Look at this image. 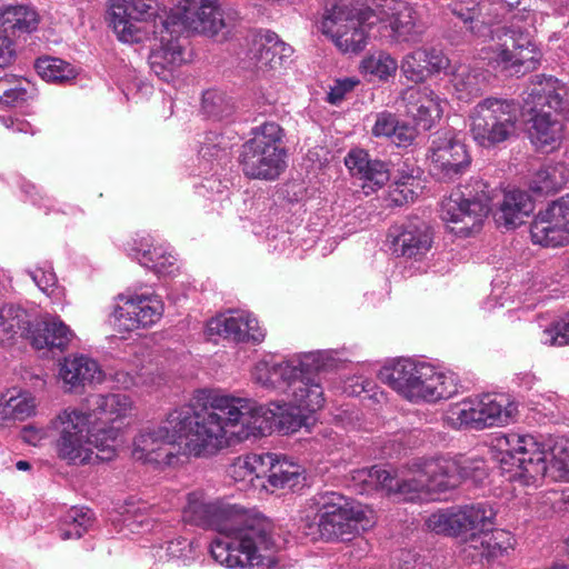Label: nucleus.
<instances>
[{
  "label": "nucleus",
  "mask_w": 569,
  "mask_h": 569,
  "mask_svg": "<svg viewBox=\"0 0 569 569\" xmlns=\"http://www.w3.org/2000/svg\"><path fill=\"white\" fill-rule=\"evenodd\" d=\"M425 523L428 530L435 533L452 537L460 536L457 508L438 510L428 516Z\"/></svg>",
  "instance_id": "49"
},
{
  "label": "nucleus",
  "mask_w": 569,
  "mask_h": 569,
  "mask_svg": "<svg viewBox=\"0 0 569 569\" xmlns=\"http://www.w3.org/2000/svg\"><path fill=\"white\" fill-rule=\"evenodd\" d=\"M475 397L477 430L505 427L516 421L518 403L508 395L482 393Z\"/></svg>",
  "instance_id": "27"
},
{
  "label": "nucleus",
  "mask_w": 569,
  "mask_h": 569,
  "mask_svg": "<svg viewBox=\"0 0 569 569\" xmlns=\"http://www.w3.org/2000/svg\"><path fill=\"white\" fill-rule=\"evenodd\" d=\"M56 432L54 450L57 457L68 465L81 466L96 458L111 460L117 452L120 427L94 429L90 425V416L82 408H66L50 421Z\"/></svg>",
  "instance_id": "6"
},
{
  "label": "nucleus",
  "mask_w": 569,
  "mask_h": 569,
  "mask_svg": "<svg viewBox=\"0 0 569 569\" xmlns=\"http://www.w3.org/2000/svg\"><path fill=\"white\" fill-rule=\"evenodd\" d=\"M352 480L360 486V493L369 495L373 491H383L403 499V493L400 491L402 478H397L380 467L375 466L356 470Z\"/></svg>",
  "instance_id": "35"
},
{
  "label": "nucleus",
  "mask_w": 569,
  "mask_h": 569,
  "mask_svg": "<svg viewBox=\"0 0 569 569\" xmlns=\"http://www.w3.org/2000/svg\"><path fill=\"white\" fill-rule=\"evenodd\" d=\"M443 423L455 430H477V409L475 397H467L448 405L442 413Z\"/></svg>",
  "instance_id": "44"
},
{
  "label": "nucleus",
  "mask_w": 569,
  "mask_h": 569,
  "mask_svg": "<svg viewBox=\"0 0 569 569\" xmlns=\"http://www.w3.org/2000/svg\"><path fill=\"white\" fill-rule=\"evenodd\" d=\"M469 476L463 461L448 455L413 459L402 478L403 500L413 501L421 493L446 492L457 488Z\"/></svg>",
  "instance_id": "10"
},
{
  "label": "nucleus",
  "mask_w": 569,
  "mask_h": 569,
  "mask_svg": "<svg viewBox=\"0 0 569 569\" xmlns=\"http://www.w3.org/2000/svg\"><path fill=\"white\" fill-rule=\"evenodd\" d=\"M36 411V399L30 391L10 388L0 393V419L24 420Z\"/></svg>",
  "instance_id": "40"
},
{
  "label": "nucleus",
  "mask_w": 569,
  "mask_h": 569,
  "mask_svg": "<svg viewBox=\"0 0 569 569\" xmlns=\"http://www.w3.org/2000/svg\"><path fill=\"white\" fill-rule=\"evenodd\" d=\"M345 392L352 396L366 395L367 397L375 399L377 402L386 399L385 393L382 391H378L372 381L362 377L351 379L345 387Z\"/></svg>",
  "instance_id": "56"
},
{
  "label": "nucleus",
  "mask_w": 569,
  "mask_h": 569,
  "mask_svg": "<svg viewBox=\"0 0 569 569\" xmlns=\"http://www.w3.org/2000/svg\"><path fill=\"white\" fill-rule=\"evenodd\" d=\"M28 339L37 350H50L63 352L68 350L77 338L76 332L59 316L46 312L30 327L28 326Z\"/></svg>",
  "instance_id": "24"
},
{
  "label": "nucleus",
  "mask_w": 569,
  "mask_h": 569,
  "mask_svg": "<svg viewBox=\"0 0 569 569\" xmlns=\"http://www.w3.org/2000/svg\"><path fill=\"white\" fill-rule=\"evenodd\" d=\"M333 360L331 350L292 355L284 359L259 360L251 372L254 383L280 391L289 402L267 406L223 391L210 392L199 411L182 406L159 425L143 427L133 440L136 460L157 468L176 467L183 458H203L250 438L278 430L293 433L306 425L307 415L320 410L326 397L320 371Z\"/></svg>",
  "instance_id": "1"
},
{
  "label": "nucleus",
  "mask_w": 569,
  "mask_h": 569,
  "mask_svg": "<svg viewBox=\"0 0 569 569\" xmlns=\"http://www.w3.org/2000/svg\"><path fill=\"white\" fill-rule=\"evenodd\" d=\"M566 96V86L552 76L538 74L531 80L523 97V108L532 114L529 138L536 148L553 150L560 144L563 126L545 108L562 111Z\"/></svg>",
  "instance_id": "8"
},
{
  "label": "nucleus",
  "mask_w": 569,
  "mask_h": 569,
  "mask_svg": "<svg viewBox=\"0 0 569 569\" xmlns=\"http://www.w3.org/2000/svg\"><path fill=\"white\" fill-rule=\"evenodd\" d=\"M223 27L219 0H179L170 9V14L157 19V33L151 32L146 39L154 38L160 42L149 54L150 69L162 81H172L177 70L187 61L179 36L183 31L213 36Z\"/></svg>",
  "instance_id": "3"
},
{
  "label": "nucleus",
  "mask_w": 569,
  "mask_h": 569,
  "mask_svg": "<svg viewBox=\"0 0 569 569\" xmlns=\"http://www.w3.org/2000/svg\"><path fill=\"white\" fill-rule=\"evenodd\" d=\"M111 521L118 532L128 531L133 535L152 532L158 539H167L171 535L162 522L149 517L144 512V508L136 506L131 501L122 506Z\"/></svg>",
  "instance_id": "31"
},
{
  "label": "nucleus",
  "mask_w": 569,
  "mask_h": 569,
  "mask_svg": "<svg viewBox=\"0 0 569 569\" xmlns=\"http://www.w3.org/2000/svg\"><path fill=\"white\" fill-rule=\"evenodd\" d=\"M209 339L223 338L236 343H260L266 337V330L251 313L243 310H228L212 317L206 326Z\"/></svg>",
  "instance_id": "21"
},
{
  "label": "nucleus",
  "mask_w": 569,
  "mask_h": 569,
  "mask_svg": "<svg viewBox=\"0 0 569 569\" xmlns=\"http://www.w3.org/2000/svg\"><path fill=\"white\" fill-rule=\"evenodd\" d=\"M539 340L542 345L549 347L569 345V321L551 322L541 330Z\"/></svg>",
  "instance_id": "52"
},
{
  "label": "nucleus",
  "mask_w": 569,
  "mask_h": 569,
  "mask_svg": "<svg viewBox=\"0 0 569 569\" xmlns=\"http://www.w3.org/2000/svg\"><path fill=\"white\" fill-rule=\"evenodd\" d=\"M450 76L452 94L463 102L481 96L487 86L486 72L478 67L459 64L450 71Z\"/></svg>",
  "instance_id": "34"
},
{
  "label": "nucleus",
  "mask_w": 569,
  "mask_h": 569,
  "mask_svg": "<svg viewBox=\"0 0 569 569\" xmlns=\"http://www.w3.org/2000/svg\"><path fill=\"white\" fill-rule=\"evenodd\" d=\"M430 171L439 180L453 181L463 176L471 166L467 146L450 130L433 134L428 149Z\"/></svg>",
  "instance_id": "17"
},
{
  "label": "nucleus",
  "mask_w": 569,
  "mask_h": 569,
  "mask_svg": "<svg viewBox=\"0 0 569 569\" xmlns=\"http://www.w3.org/2000/svg\"><path fill=\"white\" fill-rule=\"evenodd\" d=\"M317 511V533L326 542L349 540L357 529L353 510L347 499L333 491L317 493L310 499Z\"/></svg>",
  "instance_id": "16"
},
{
  "label": "nucleus",
  "mask_w": 569,
  "mask_h": 569,
  "mask_svg": "<svg viewBox=\"0 0 569 569\" xmlns=\"http://www.w3.org/2000/svg\"><path fill=\"white\" fill-rule=\"evenodd\" d=\"M243 68L264 76L281 68L292 56L293 49L270 31H259L248 38Z\"/></svg>",
  "instance_id": "20"
},
{
  "label": "nucleus",
  "mask_w": 569,
  "mask_h": 569,
  "mask_svg": "<svg viewBox=\"0 0 569 569\" xmlns=\"http://www.w3.org/2000/svg\"><path fill=\"white\" fill-rule=\"evenodd\" d=\"M371 132L377 138L389 139L397 147H408L416 138L415 129L405 122H400L398 117L389 111L376 114Z\"/></svg>",
  "instance_id": "39"
},
{
  "label": "nucleus",
  "mask_w": 569,
  "mask_h": 569,
  "mask_svg": "<svg viewBox=\"0 0 569 569\" xmlns=\"http://www.w3.org/2000/svg\"><path fill=\"white\" fill-rule=\"evenodd\" d=\"M39 16L27 4H9L0 9V30L11 38L17 33H31L37 30Z\"/></svg>",
  "instance_id": "36"
},
{
  "label": "nucleus",
  "mask_w": 569,
  "mask_h": 569,
  "mask_svg": "<svg viewBox=\"0 0 569 569\" xmlns=\"http://www.w3.org/2000/svg\"><path fill=\"white\" fill-rule=\"evenodd\" d=\"M513 2L512 11L508 12L500 21L492 23V33L479 39H493L502 30L506 39L503 42L490 44L481 50V57L495 71L508 77H519L530 72L539 64L536 44L532 41L535 31L533 13L525 8H518L519 0Z\"/></svg>",
  "instance_id": "5"
},
{
  "label": "nucleus",
  "mask_w": 569,
  "mask_h": 569,
  "mask_svg": "<svg viewBox=\"0 0 569 569\" xmlns=\"http://www.w3.org/2000/svg\"><path fill=\"white\" fill-rule=\"evenodd\" d=\"M511 0H450L447 10L460 20L473 37H489L492 23L512 11Z\"/></svg>",
  "instance_id": "18"
},
{
  "label": "nucleus",
  "mask_w": 569,
  "mask_h": 569,
  "mask_svg": "<svg viewBox=\"0 0 569 569\" xmlns=\"http://www.w3.org/2000/svg\"><path fill=\"white\" fill-rule=\"evenodd\" d=\"M187 522L210 528L221 536L210 543L212 559L228 569H250L276 548L273 522L257 509L210 501L201 490L187 495Z\"/></svg>",
  "instance_id": "2"
},
{
  "label": "nucleus",
  "mask_w": 569,
  "mask_h": 569,
  "mask_svg": "<svg viewBox=\"0 0 569 569\" xmlns=\"http://www.w3.org/2000/svg\"><path fill=\"white\" fill-rule=\"evenodd\" d=\"M29 316L27 311L16 306L0 307V343H6L19 333L28 331Z\"/></svg>",
  "instance_id": "45"
},
{
  "label": "nucleus",
  "mask_w": 569,
  "mask_h": 569,
  "mask_svg": "<svg viewBox=\"0 0 569 569\" xmlns=\"http://www.w3.org/2000/svg\"><path fill=\"white\" fill-rule=\"evenodd\" d=\"M381 382L412 405H436L459 391L458 378L427 361L398 358L386 362L378 372Z\"/></svg>",
  "instance_id": "7"
},
{
  "label": "nucleus",
  "mask_w": 569,
  "mask_h": 569,
  "mask_svg": "<svg viewBox=\"0 0 569 569\" xmlns=\"http://www.w3.org/2000/svg\"><path fill=\"white\" fill-rule=\"evenodd\" d=\"M0 123L11 130L13 132L29 133L34 134L38 130L26 119L11 117V116H0Z\"/></svg>",
  "instance_id": "62"
},
{
  "label": "nucleus",
  "mask_w": 569,
  "mask_h": 569,
  "mask_svg": "<svg viewBox=\"0 0 569 569\" xmlns=\"http://www.w3.org/2000/svg\"><path fill=\"white\" fill-rule=\"evenodd\" d=\"M387 239L389 249L395 256L417 261L430 251L433 234L426 222L416 218L391 227Z\"/></svg>",
  "instance_id": "22"
},
{
  "label": "nucleus",
  "mask_w": 569,
  "mask_h": 569,
  "mask_svg": "<svg viewBox=\"0 0 569 569\" xmlns=\"http://www.w3.org/2000/svg\"><path fill=\"white\" fill-rule=\"evenodd\" d=\"M427 49H416L403 56L399 64L400 71L403 77L412 82L422 81L428 74L427 71Z\"/></svg>",
  "instance_id": "51"
},
{
  "label": "nucleus",
  "mask_w": 569,
  "mask_h": 569,
  "mask_svg": "<svg viewBox=\"0 0 569 569\" xmlns=\"http://www.w3.org/2000/svg\"><path fill=\"white\" fill-rule=\"evenodd\" d=\"M26 272L39 290L50 298L53 303L62 302L64 289L58 284V279L51 263L46 262L42 266L27 269Z\"/></svg>",
  "instance_id": "46"
},
{
  "label": "nucleus",
  "mask_w": 569,
  "mask_h": 569,
  "mask_svg": "<svg viewBox=\"0 0 569 569\" xmlns=\"http://www.w3.org/2000/svg\"><path fill=\"white\" fill-rule=\"evenodd\" d=\"M359 84L355 77L337 79L327 93V101L331 104H339L347 93L351 92Z\"/></svg>",
  "instance_id": "57"
},
{
  "label": "nucleus",
  "mask_w": 569,
  "mask_h": 569,
  "mask_svg": "<svg viewBox=\"0 0 569 569\" xmlns=\"http://www.w3.org/2000/svg\"><path fill=\"white\" fill-rule=\"evenodd\" d=\"M198 154L202 160H206L208 164L204 166V168L209 167V169H212V160L213 159H221L223 156H226V148L221 147L219 143H207L203 142L201 148L198 150Z\"/></svg>",
  "instance_id": "64"
},
{
  "label": "nucleus",
  "mask_w": 569,
  "mask_h": 569,
  "mask_svg": "<svg viewBox=\"0 0 569 569\" xmlns=\"http://www.w3.org/2000/svg\"><path fill=\"white\" fill-rule=\"evenodd\" d=\"M500 468L508 480L537 487L545 477L569 481V438L539 441L532 435L508 433L498 440Z\"/></svg>",
  "instance_id": "4"
},
{
  "label": "nucleus",
  "mask_w": 569,
  "mask_h": 569,
  "mask_svg": "<svg viewBox=\"0 0 569 569\" xmlns=\"http://www.w3.org/2000/svg\"><path fill=\"white\" fill-rule=\"evenodd\" d=\"M50 425L48 427H39L29 425L21 430V439L31 446H42L50 439Z\"/></svg>",
  "instance_id": "60"
},
{
  "label": "nucleus",
  "mask_w": 569,
  "mask_h": 569,
  "mask_svg": "<svg viewBox=\"0 0 569 569\" xmlns=\"http://www.w3.org/2000/svg\"><path fill=\"white\" fill-rule=\"evenodd\" d=\"M239 154V164L246 177L271 181L286 169L287 151L281 146L283 132L276 122H264L252 130Z\"/></svg>",
  "instance_id": "11"
},
{
  "label": "nucleus",
  "mask_w": 569,
  "mask_h": 569,
  "mask_svg": "<svg viewBox=\"0 0 569 569\" xmlns=\"http://www.w3.org/2000/svg\"><path fill=\"white\" fill-rule=\"evenodd\" d=\"M143 368V366H136L134 368L131 369H118L113 375V380L120 388L123 389H130L132 387L148 385L149 380L146 377L144 372H142Z\"/></svg>",
  "instance_id": "55"
},
{
  "label": "nucleus",
  "mask_w": 569,
  "mask_h": 569,
  "mask_svg": "<svg viewBox=\"0 0 569 569\" xmlns=\"http://www.w3.org/2000/svg\"><path fill=\"white\" fill-rule=\"evenodd\" d=\"M8 92L3 98L1 106L3 107H17L24 102L29 94L26 88L21 86V82L17 79L11 78L8 84Z\"/></svg>",
  "instance_id": "61"
},
{
  "label": "nucleus",
  "mask_w": 569,
  "mask_h": 569,
  "mask_svg": "<svg viewBox=\"0 0 569 569\" xmlns=\"http://www.w3.org/2000/svg\"><path fill=\"white\" fill-rule=\"evenodd\" d=\"M263 481L261 487L267 492L279 489H295L303 485L306 480L305 468L278 453H263Z\"/></svg>",
  "instance_id": "26"
},
{
  "label": "nucleus",
  "mask_w": 569,
  "mask_h": 569,
  "mask_svg": "<svg viewBox=\"0 0 569 569\" xmlns=\"http://www.w3.org/2000/svg\"><path fill=\"white\" fill-rule=\"evenodd\" d=\"M513 536L503 529H490L480 536L468 537L465 541L463 552L473 561L486 559L488 561L508 555L513 549Z\"/></svg>",
  "instance_id": "30"
},
{
  "label": "nucleus",
  "mask_w": 569,
  "mask_h": 569,
  "mask_svg": "<svg viewBox=\"0 0 569 569\" xmlns=\"http://www.w3.org/2000/svg\"><path fill=\"white\" fill-rule=\"evenodd\" d=\"M398 68L397 59L385 50L365 56L359 63V72L368 81L387 82L396 76Z\"/></svg>",
  "instance_id": "41"
},
{
  "label": "nucleus",
  "mask_w": 569,
  "mask_h": 569,
  "mask_svg": "<svg viewBox=\"0 0 569 569\" xmlns=\"http://www.w3.org/2000/svg\"><path fill=\"white\" fill-rule=\"evenodd\" d=\"M533 201L526 191L520 189L507 190L497 221L503 223L507 228H516L522 223L525 217H528L533 211Z\"/></svg>",
  "instance_id": "38"
},
{
  "label": "nucleus",
  "mask_w": 569,
  "mask_h": 569,
  "mask_svg": "<svg viewBox=\"0 0 569 569\" xmlns=\"http://www.w3.org/2000/svg\"><path fill=\"white\" fill-rule=\"evenodd\" d=\"M401 101L406 113L423 130L431 129L448 107V100L427 86L407 88L401 94Z\"/></svg>",
  "instance_id": "23"
},
{
  "label": "nucleus",
  "mask_w": 569,
  "mask_h": 569,
  "mask_svg": "<svg viewBox=\"0 0 569 569\" xmlns=\"http://www.w3.org/2000/svg\"><path fill=\"white\" fill-rule=\"evenodd\" d=\"M569 180L563 163H550L539 168L530 178L529 187L536 193H551L560 190Z\"/></svg>",
  "instance_id": "43"
},
{
  "label": "nucleus",
  "mask_w": 569,
  "mask_h": 569,
  "mask_svg": "<svg viewBox=\"0 0 569 569\" xmlns=\"http://www.w3.org/2000/svg\"><path fill=\"white\" fill-rule=\"evenodd\" d=\"M368 7H352L343 0H338L326 8L322 21V33L331 39L343 53H358L368 43V26L360 19V12Z\"/></svg>",
  "instance_id": "15"
},
{
  "label": "nucleus",
  "mask_w": 569,
  "mask_h": 569,
  "mask_svg": "<svg viewBox=\"0 0 569 569\" xmlns=\"http://www.w3.org/2000/svg\"><path fill=\"white\" fill-rule=\"evenodd\" d=\"M170 14L159 8L157 0H131V10L127 0H110L107 21L119 41L140 43L157 33V19Z\"/></svg>",
  "instance_id": "13"
},
{
  "label": "nucleus",
  "mask_w": 569,
  "mask_h": 569,
  "mask_svg": "<svg viewBox=\"0 0 569 569\" xmlns=\"http://www.w3.org/2000/svg\"><path fill=\"white\" fill-rule=\"evenodd\" d=\"M403 167H406V170H397L399 174L395 176V187L390 191L391 199L397 203L407 202L415 197L413 190L408 187L410 181L415 180L413 170H409L406 162H403Z\"/></svg>",
  "instance_id": "53"
},
{
  "label": "nucleus",
  "mask_w": 569,
  "mask_h": 569,
  "mask_svg": "<svg viewBox=\"0 0 569 569\" xmlns=\"http://www.w3.org/2000/svg\"><path fill=\"white\" fill-rule=\"evenodd\" d=\"M34 69L37 73L47 82H66L76 78L74 68L53 57H41L36 60Z\"/></svg>",
  "instance_id": "48"
},
{
  "label": "nucleus",
  "mask_w": 569,
  "mask_h": 569,
  "mask_svg": "<svg viewBox=\"0 0 569 569\" xmlns=\"http://www.w3.org/2000/svg\"><path fill=\"white\" fill-rule=\"evenodd\" d=\"M490 211V200L487 196L470 199L457 190L445 198L440 206L441 219L452 224L451 232L459 237H468L475 230H478L483 219Z\"/></svg>",
  "instance_id": "19"
},
{
  "label": "nucleus",
  "mask_w": 569,
  "mask_h": 569,
  "mask_svg": "<svg viewBox=\"0 0 569 569\" xmlns=\"http://www.w3.org/2000/svg\"><path fill=\"white\" fill-rule=\"evenodd\" d=\"M93 523V513L90 509L72 507L63 517L59 537L62 540L78 539Z\"/></svg>",
  "instance_id": "47"
},
{
  "label": "nucleus",
  "mask_w": 569,
  "mask_h": 569,
  "mask_svg": "<svg viewBox=\"0 0 569 569\" xmlns=\"http://www.w3.org/2000/svg\"><path fill=\"white\" fill-rule=\"evenodd\" d=\"M164 305L154 293L122 292L113 298L108 322L119 333L148 329L162 317Z\"/></svg>",
  "instance_id": "14"
},
{
  "label": "nucleus",
  "mask_w": 569,
  "mask_h": 569,
  "mask_svg": "<svg viewBox=\"0 0 569 569\" xmlns=\"http://www.w3.org/2000/svg\"><path fill=\"white\" fill-rule=\"evenodd\" d=\"M360 19L392 44L418 43L425 32L417 4L406 0H377L360 12Z\"/></svg>",
  "instance_id": "12"
},
{
  "label": "nucleus",
  "mask_w": 569,
  "mask_h": 569,
  "mask_svg": "<svg viewBox=\"0 0 569 569\" xmlns=\"http://www.w3.org/2000/svg\"><path fill=\"white\" fill-rule=\"evenodd\" d=\"M457 510L460 536H480L495 525L496 511L487 503L466 505L458 507Z\"/></svg>",
  "instance_id": "37"
},
{
  "label": "nucleus",
  "mask_w": 569,
  "mask_h": 569,
  "mask_svg": "<svg viewBox=\"0 0 569 569\" xmlns=\"http://www.w3.org/2000/svg\"><path fill=\"white\" fill-rule=\"evenodd\" d=\"M427 71L428 72H439L441 70H446L450 66L449 59L441 52L436 49H427Z\"/></svg>",
  "instance_id": "63"
},
{
  "label": "nucleus",
  "mask_w": 569,
  "mask_h": 569,
  "mask_svg": "<svg viewBox=\"0 0 569 569\" xmlns=\"http://www.w3.org/2000/svg\"><path fill=\"white\" fill-rule=\"evenodd\" d=\"M59 376L70 388L82 387L87 383H100L104 378L97 360L82 353L66 357L60 366Z\"/></svg>",
  "instance_id": "32"
},
{
  "label": "nucleus",
  "mask_w": 569,
  "mask_h": 569,
  "mask_svg": "<svg viewBox=\"0 0 569 569\" xmlns=\"http://www.w3.org/2000/svg\"><path fill=\"white\" fill-rule=\"evenodd\" d=\"M166 555L168 559H177L187 565L194 559L193 542L182 537L168 540Z\"/></svg>",
  "instance_id": "54"
},
{
  "label": "nucleus",
  "mask_w": 569,
  "mask_h": 569,
  "mask_svg": "<svg viewBox=\"0 0 569 569\" xmlns=\"http://www.w3.org/2000/svg\"><path fill=\"white\" fill-rule=\"evenodd\" d=\"M21 191L30 199L32 204L38 206L44 210V213H50L53 210V200L48 196H43L38 190L37 186L30 181H22Z\"/></svg>",
  "instance_id": "59"
},
{
  "label": "nucleus",
  "mask_w": 569,
  "mask_h": 569,
  "mask_svg": "<svg viewBox=\"0 0 569 569\" xmlns=\"http://www.w3.org/2000/svg\"><path fill=\"white\" fill-rule=\"evenodd\" d=\"M201 109L207 117L220 120L231 114L232 104L221 90L208 89L202 94Z\"/></svg>",
  "instance_id": "50"
},
{
  "label": "nucleus",
  "mask_w": 569,
  "mask_h": 569,
  "mask_svg": "<svg viewBox=\"0 0 569 569\" xmlns=\"http://www.w3.org/2000/svg\"><path fill=\"white\" fill-rule=\"evenodd\" d=\"M82 409L90 416L91 427L107 429L129 418L133 402L129 396L122 393L93 395L87 399V408Z\"/></svg>",
  "instance_id": "25"
},
{
  "label": "nucleus",
  "mask_w": 569,
  "mask_h": 569,
  "mask_svg": "<svg viewBox=\"0 0 569 569\" xmlns=\"http://www.w3.org/2000/svg\"><path fill=\"white\" fill-rule=\"evenodd\" d=\"M128 256L159 276H171L178 270L177 259L163 244H154L150 236L133 239L126 249Z\"/></svg>",
  "instance_id": "28"
},
{
  "label": "nucleus",
  "mask_w": 569,
  "mask_h": 569,
  "mask_svg": "<svg viewBox=\"0 0 569 569\" xmlns=\"http://www.w3.org/2000/svg\"><path fill=\"white\" fill-rule=\"evenodd\" d=\"M345 164L353 177L362 181L361 188L366 194L383 187L390 179L387 164L380 160H371L362 149L351 150L345 159Z\"/></svg>",
  "instance_id": "29"
},
{
  "label": "nucleus",
  "mask_w": 569,
  "mask_h": 569,
  "mask_svg": "<svg viewBox=\"0 0 569 569\" xmlns=\"http://www.w3.org/2000/svg\"><path fill=\"white\" fill-rule=\"evenodd\" d=\"M520 117L516 100L488 97L470 109L468 132L477 146L491 149L516 137Z\"/></svg>",
  "instance_id": "9"
},
{
  "label": "nucleus",
  "mask_w": 569,
  "mask_h": 569,
  "mask_svg": "<svg viewBox=\"0 0 569 569\" xmlns=\"http://www.w3.org/2000/svg\"><path fill=\"white\" fill-rule=\"evenodd\" d=\"M530 237L535 244L541 247L556 248L569 244L568 234L551 203L535 216L530 224Z\"/></svg>",
  "instance_id": "33"
},
{
  "label": "nucleus",
  "mask_w": 569,
  "mask_h": 569,
  "mask_svg": "<svg viewBox=\"0 0 569 569\" xmlns=\"http://www.w3.org/2000/svg\"><path fill=\"white\" fill-rule=\"evenodd\" d=\"M369 552V543L365 539L360 538L355 540L351 545L346 546L342 549V560L341 565L353 566L356 562L361 560Z\"/></svg>",
  "instance_id": "58"
},
{
  "label": "nucleus",
  "mask_w": 569,
  "mask_h": 569,
  "mask_svg": "<svg viewBox=\"0 0 569 569\" xmlns=\"http://www.w3.org/2000/svg\"><path fill=\"white\" fill-rule=\"evenodd\" d=\"M263 453H248L233 460L228 468V475L234 482L261 486L263 481Z\"/></svg>",
  "instance_id": "42"
}]
</instances>
